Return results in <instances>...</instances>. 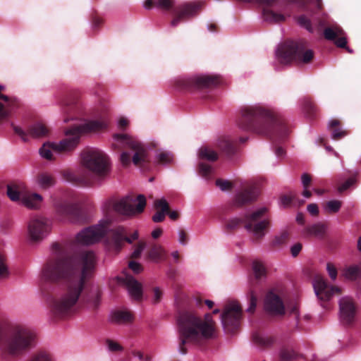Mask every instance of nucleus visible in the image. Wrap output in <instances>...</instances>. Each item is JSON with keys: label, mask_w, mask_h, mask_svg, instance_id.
<instances>
[{"label": "nucleus", "mask_w": 361, "mask_h": 361, "mask_svg": "<svg viewBox=\"0 0 361 361\" xmlns=\"http://www.w3.org/2000/svg\"><path fill=\"white\" fill-rule=\"evenodd\" d=\"M52 252L42 268L40 287L52 313L62 317L76 310L82 291L94 274L97 259L90 250L68 256L58 243H53Z\"/></svg>", "instance_id": "nucleus-1"}, {"label": "nucleus", "mask_w": 361, "mask_h": 361, "mask_svg": "<svg viewBox=\"0 0 361 361\" xmlns=\"http://www.w3.org/2000/svg\"><path fill=\"white\" fill-rule=\"evenodd\" d=\"M238 126L245 130L268 137L275 147L277 157H283L285 150L279 145L285 141L289 129L283 117L262 106H247L242 109Z\"/></svg>", "instance_id": "nucleus-2"}, {"label": "nucleus", "mask_w": 361, "mask_h": 361, "mask_svg": "<svg viewBox=\"0 0 361 361\" xmlns=\"http://www.w3.org/2000/svg\"><path fill=\"white\" fill-rule=\"evenodd\" d=\"M137 204L135 207L133 197L127 195L121 199H110L104 205L105 218L99 221L98 224L83 229L76 236V241L79 244L90 245L99 241L107 233L112 221L111 212L117 214L132 216L142 213L146 205V199L143 195L137 197Z\"/></svg>", "instance_id": "nucleus-3"}, {"label": "nucleus", "mask_w": 361, "mask_h": 361, "mask_svg": "<svg viewBox=\"0 0 361 361\" xmlns=\"http://www.w3.org/2000/svg\"><path fill=\"white\" fill-rule=\"evenodd\" d=\"M35 332L25 324L0 321V359L11 361L19 358L36 344Z\"/></svg>", "instance_id": "nucleus-4"}, {"label": "nucleus", "mask_w": 361, "mask_h": 361, "mask_svg": "<svg viewBox=\"0 0 361 361\" xmlns=\"http://www.w3.org/2000/svg\"><path fill=\"white\" fill-rule=\"evenodd\" d=\"M177 323L178 349L181 354L188 353L185 347L187 343L200 345L215 336L216 323L210 313L205 314L204 318H201L195 312L183 311L178 314Z\"/></svg>", "instance_id": "nucleus-5"}, {"label": "nucleus", "mask_w": 361, "mask_h": 361, "mask_svg": "<svg viewBox=\"0 0 361 361\" xmlns=\"http://www.w3.org/2000/svg\"><path fill=\"white\" fill-rule=\"evenodd\" d=\"M81 164L87 171H62L63 178L68 182L81 186H92L104 180L109 173L107 156L101 150L86 148L80 153Z\"/></svg>", "instance_id": "nucleus-6"}, {"label": "nucleus", "mask_w": 361, "mask_h": 361, "mask_svg": "<svg viewBox=\"0 0 361 361\" xmlns=\"http://www.w3.org/2000/svg\"><path fill=\"white\" fill-rule=\"evenodd\" d=\"M106 128V123L102 121H89L83 124L72 126L65 130L66 138L59 143L47 142L39 149L41 156L48 160L53 158L52 152L58 153L68 152L74 150L84 133H94Z\"/></svg>", "instance_id": "nucleus-7"}, {"label": "nucleus", "mask_w": 361, "mask_h": 361, "mask_svg": "<svg viewBox=\"0 0 361 361\" xmlns=\"http://www.w3.org/2000/svg\"><path fill=\"white\" fill-rule=\"evenodd\" d=\"M267 212V209L262 207L245 214L242 218L235 217L228 219L225 223L226 229L231 232L243 225L244 228L252 233L256 239H260L265 235L270 226V220L265 217Z\"/></svg>", "instance_id": "nucleus-8"}, {"label": "nucleus", "mask_w": 361, "mask_h": 361, "mask_svg": "<svg viewBox=\"0 0 361 361\" xmlns=\"http://www.w3.org/2000/svg\"><path fill=\"white\" fill-rule=\"evenodd\" d=\"M276 56L282 64L292 62L309 63L314 58V52L307 48L303 40H286L279 46Z\"/></svg>", "instance_id": "nucleus-9"}, {"label": "nucleus", "mask_w": 361, "mask_h": 361, "mask_svg": "<svg viewBox=\"0 0 361 361\" xmlns=\"http://www.w3.org/2000/svg\"><path fill=\"white\" fill-rule=\"evenodd\" d=\"M202 6V4L200 3H185L174 7V0H146L145 1V7L147 9H151L152 7L166 11L173 9V18L171 22L173 27L196 16Z\"/></svg>", "instance_id": "nucleus-10"}, {"label": "nucleus", "mask_w": 361, "mask_h": 361, "mask_svg": "<svg viewBox=\"0 0 361 361\" xmlns=\"http://www.w3.org/2000/svg\"><path fill=\"white\" fill-rule=\"evenodd\" d=\"M220 82L221 80L216 75L180 76L173 80V85L178 90L193 91L203 87H214Z\"/></svg>", "instance_id": "nucleus-11"}, {"label": "nucleus", "mask_w": 361, "mask_h": 361, "mask_svg": "<svg viewBox=\"0 0 361 361\" xmlns=\"http://www.w3.org/2000/svg\"><path fill=\"white\" fill-rule=\"evenodd\" d=\"M114 138L133 151V163L143 171L150 170V161L144 146L134 138L126 134H116Z\"/></svg>", "instance_id": "nucleus-12"}, {"label": "nucleus", "mask_w": 361, "mask_h": 361, "mask_svg": "<svg viewBox=\"0 0 361 361\" xmlns=\"http://www.w3.org/2000/svg\"><path fill=\"white\" fill-rule=\"evenodd\" d=\"M56 215L61 219H68L74 223H83L86 221V215L77 202L67 199H58L54 202Z\"/></svg>", "instance_id": "nucleus-13"}, {"label": "nucleus", "mask_w": 361, "mask_h": 361, "mask_svg": "<svg viewBox=\"0 0 361 361\" xmlns=\"http://www.w3.org/2000/svg\"><path fill=\"white\" fill-rule=\"evenodd\" d=\"M6 193L11 200H21L25 206L32 209L38 208L42 201V197L40 195L26 191L25 186L22 183L8 184Z\"/></svg>", "instance_id": "nucleus-14"}, {"label": "nucleus", "mask_w": 361, "mask_h": 361, "mask_svg": "<svg viewBox=\"0 0 361 361\" xmlns=\"http://www.w3.org/2000/svg\"><path fill=\"white\" fill-rule=\"evenodd\" d=\"M242 317V309L237 302L228 304L221 314V322L225 331L234 333L238 329Z\"/></svg>", "instance_id": "nucleus-15"}, {"label": "nucleus", "mask_w": 361, "mask_h": 361, "mask_svg": "<svg viewBox=\"0 0 361 361\" xmlns=\"http://www.w3.org/2000/svg\"><path fill=\"white\" fill-rule=\"evenodd\" d=\"M138 233L135 231L131 236H126V232L123 227L118 226L111 230L110 235L106 238V243L108 249L115 252H119L125 242L131 243L133 240L137 239Z\"/></svg>", "instance_id": "nucleus-16"}, {"label": "nucleus", "mask_w": 361, "mask_h": 361, "mask_svg": "<svg viewBox=\"0 0 361 361\" xmlns=\"http://www.w3.org/2000/svg\"><path fill=\"white\" fill-rule=\"evenodd\" d=\"M339 310L341 322L349 325L355 321L357 305L351 297L345 296L339 300Z\"/></svg>", "instance_id": "nucleus-17"}, {"label": "nucleus", "mask_w": 361, "mask_h": 361, "mask_svg": "<svg viewBox=\"0 0 361 361\" xmlns=\"http://www.w3.org/2000/svg\"><path fill=\"white\" fill-rule=\"evenodd\" d=\"M13 130L24 142H27L29 137L33 138L43 137L48 135L49 133V128L45 124L41 122L31 124L28 126L26 131L18 126H14Z\"/></svg>", "instance_id": "nucleus-18"}, {"label": "nucleus", "mask_w": 361, "mask_h": 361, "mask_svg": "<svg viewBox=\"0 0 361 361\" xmlns=\"http://www.w3.org/2000/svg\"><path fill=\"white\" fill-rule=\"evenodd\" d=\"M313 286L317 296L322 301H328L334 295H341L342 293L341 288L329 286L322 277L316 278Z\"/></svg>", "instance_id": "nucleus-19"}, {"label": "nucleus", "mask_w": 361, "mask_h": 361, "mask_svg": "<svg viewBox=\"0 0 361 361\" xmlns=\"http://www.w3.org/2000/svg\"><path fill=\"white\" fill-rule=\"evenodd\" d=\"M49 226L42 219H34L28 224L30 238L33 242L42 240L49 233Z\"/></svg>", "instance_id": "nucleus-20"}, {"label": "nucleus", "mask_w": 361, "mask_h": 361, "mask_svg": "<svg viewBox=\"0 0 361 361\" xmlns=\"http://www.w3.org/2000/svg\"><path fill=\"white\" fill-rule=\"evenodd\" d=\"M324 37L327 40L334 41L335 44L340 48H345L351 52L347 47V39L343 30L338 25H333L324 30Z\"/></svg>", "instance_id": "nucleus-21"}, {"label": "nucleus", "mask_w": 361, "mask_h": 361, "mask_svg": "<svg viewBox=\"0 0 361 361\" xmlns=\"http://www.w3.org/2000/svg\"><path fill=\"white\" fill-rule=\"evenodd\" d=\"M264 309L273 315H283L285 314V306L282 299L271 290L268 292L266 295Z\"/></svg>", "instance_id": "nucleus-22"}, {"label": "nucleus", "mask_w": 361, "mask_h": 361, "mask_svg": "<svg viewBox=\"0 0 361 361\" xmlns=\"http://www.w3.org/2000/svg\"><path fill=\"white\" fill-rule=\"evenodd\" d=\"M259 194V188L257 184L253 183L245 186L241 192L235 196V204L241 207L245 204L255 201Z\"/></svg>", "instance_id": "nucleus-23"}, {"label": "nucleus", "mask_w": 361, "mask_h": 361, "mask_svg": "<svg viewBox=\"0 0 361 361\" xmlns=\"http://www.w3.org/2000/svg\"><path fill=\"white\" fill-rule=\"evenodd\" d=\"M118 280L126 286L133 299L135 300H140L142 299V285L133 276L125 274L124 276H120Z\"/></svg>", "instance_id": "nucleus-24"}, {"label": "nucleus", "mask_w": 361, "mask_h": 361, "mask_svg": "<svg viewBox=\"0 0 361 361\" xmlns=\"http://www.w3.org/2000/svg\"><path fill=\"white\" fill-rule=\"evenodd\" d=\"M61 108L64 114V122L74 119L75 114L78 109L77 99L72 95L66 96L61 102Z\"/></svg>", "instance_id": "nucleus-25"}, {"label": "nucleus", "mask_w": 361, "mask_h": 361, "mask_svg": "<svg viewBox=\"0 0 361 361\" xmlns=\"http://www.w3.org/2000/svg\"><path fill=\"white\" fill-rule=\"evenodd\" d=\"M154 207L157 210L152 216L155 223L162 222L165 219L166 212H169V204L165 199H157L154 202Z\"/></svg>", "instance_id": "nucleus-26"}, {"label": "nucleus", "mask_w": 361, "mask_h": 361, "mask_svg": "<svg viewBox=\"0 0 361 361\" xmlns=\"http://www.w3.org/2000/svg\"><path fill=\"white\" fill-rule=\"evenodd\" d=\"M218 149L227 157H231L237 151L235 142L227 137H222L217 142Z\"/></svg>", "instance_id": "nucleus-27"}, {"label": "nucleus", "mask_w": 361, "mask_h": 361, "mask_svg": "<svg viewBox=\"0 0 361 361\" xmlns=\"http://www.w3.org/2000/svg\"><path fill=\"white\" fill-rule=\"evenodd\" d=\"M329 129L334 140H339L348 134V130L342 128L341 122L338 119H333L330 121Z\"/></svg>", "instance_id": "nucleus-28"}, {"label": "nucleus", "mask_w": 361, "mask_h": 361, "mask_svg": "<svg viewBox=\"0 0 361 361\" xmlns=\"http://www.w3.org/2000/svg\"><path fill=\"white\" fill-rule=\"evenodd\" d=\"M252 341L258 347L266 348L272 345L275 339L271 336H266L262 333L255 332L252 335Z\"/></svg>", "instance_id": "nucleus-29"}, {"label": "nucleus", "mask_w": 361, "mask_h": 361, "mask_svg": "<svg viewBox=\"0 0 361 361\" xmlns=\"http://www.w3.org/2000/svg\"><path fill=\"white\" fill-rule=\"evenodd\" d=\"M165 255L166 252L163 247L155 243L151 245L147 251L148 258L156 262L163 260Z\"/></svg>", "instance_id": "nucleus-30"}, {"label": "nucleus", "mask_w": 361, "mask_h": 361, "mask_svg": "<svg viewBox=\"0 0 361 361\" xmlns=\"http://www.w3.org/2000/svg\"><path fill=\"white\" fill-rule=\"evenodd\" d=\"M303 111L306 116L310 119H314L317 117L318 107L310 98L303 99Z\"/></svg>", "instance_id": "nucleus-31"}, {"label": "nucleus", "mask_w": 361, "mask_h": 361, "mask_svg": "<svg viewBox=\"0 0 361 361\" xmlns=\"http://www.w3.org/2000/svg\"><path fill=\"white\" fill-rule=\"evenodd\" d=\"M37 181L39 185L43 189H47L52 187L56 183L54 177L48 173H41L37 177Z\"/></svg>", "instance_id": "nucleus-32"}, {"label": "nucleus", "mask_w": 361, "mask_h": 361, "mask_svg": "<svg viewBox=\"0 0 361 361\" xmlns=\"http://www.w3.org/2000/svg\"><path fill=\"white\" fill-rule=\"evenodd\" d=\"M112 320L118 323H128L133 320V316L128 311H116L112 315Z\"/></svg>", "instance_id": "nucleus-33"}, {"label": "nucleus", "mask_w": 361, "mask_h": 361, "mask_svg": "<svg viewBox=\"0 0 361 361\" xmlns=\"http://www.w3.org/2000/svg\"><path fill=\"white\" fill-rule=\"evenodd\" d=\"M324 231V226L320 223L313 224L305 228V234L307 236L322 237Z\"/></svg>", "instance_id": "nucleus-34"}, {"label": "nucleus", "mask_w": 361, "mask_h": 361, "mask_svg": "<svg viewBox=\"0 0 361 361\" xmlns=\"http://www.w3.org/2000/svg\"><path fill=\"white\" fill-rule=\"evenodd\" d=\"M200 158L209 161H215L218 159L217 153L212 149L207 147H202L199 152Z\"/></svg>", "instance_id": "nucleus-35"}, {"label": "nucleus", "mask_w": 361, "mask_h": 361, "mask_svg": "<svg viewBox=\"0 0 361 361\" xmlns=\"http://www.w3.org/2000/svg\"><path fill=\"white\" fill-rule=\"evenodd\" d=\"M173 154L167 151H162L156 156V162L158 164H170L173 162Z\"/></svg>", "instance_id": "nucleus-36"}, {"label": "nucleus", "mask_w": 361, "mask_h": 361, "mask_svg": "<svg viewBox=\"0 0 361 361\" xmlns=\"http://www.w3.org/2000/svg\"><path fill=\"white\" fill-rule=\"evenodd\" d=\"M281 203L284 206H288L292 203L298 202L299 204H303L304 200H300L295 192H290L289 195H284L281 197Z\"/></svg>", "instance_id": "nucleus-37"}, {"label": "nucleus", "mask_w": 361, "mask_h": 361, "mask_svg": "<svg viewBox=\"0 0 361 361\" xmlns=\"http://www.w3.org/2000/svg\"><path fill=\"white\" fill-rule=\"evenodd\" d=\"M247 299L249 302V307L247 311L250 313H253L255 310L257 303L258 301L257 294L252 289H250L247 294Z\"/></svg>", "instance_id": "nucleus-38"}, {"label": "nucleus", "mask_w": 361, "mask_h": 361, "mask_svg": "<svg viewBox=\"0 0 361 361\" xmlns=\"http://www.w3.org/2000/svg\"><path fill=\"white\" fill-rule=\"evenodd\" d=\"M342 206V202L334 200L327 202L324 205V209L328 213H337Z\"/></svg>", "instance_id": "nucleus-39"}, {"label": "nucleus", "mask_w": 361, "mask_h": 361, "mask_svg": "<svg viewBox=\"0 0 361 361\" xmlns=\"http://www.w3.org/2000/svg\"><path fill=\"white\" fill-rule=\"evenodd\" d=\"M298 355L293 350L283 348L280 352V361H295Z\"/></svg>", "instance_id": "nucleus-40"}, {"label": "nucleus", "mask_w": 361, "mask_h": 361, "mask_svg": "<svg viewBox=\"0 0 361 361\" xmlns=\"http://www.w3.org/2000/svg\"><path fill=\"white\" fill-rule=\"evenodd\" d=\"M298 24L307 29L309 32H312L314 29L312 25V20H310L305 15H301L297 18Z\"/></svg>", "instance_id": "nucleus-41"}, {"label": "nucleus", "mask_w": 361, "mask_h": 361, "mask_svg": "<svg viewBox=\"0 0 361 361\" xmlns=\"http://www.w3.org/2000/svg\"><path fill=\"white\" fill-rule=\"evenodd\" d=\"M252 270L255 278L259 279L265 274L264 265L259 261H254L252 263Z\"/></svg>", "instance_id": "nucleus-42"}, {"label": "nucleus", "mask_w": 361, "mask_h": 361, "mask_svg": "<svg viewBox=\"0 0 361 361\" xmlns=\"http://www.w3.org/2000/svg\"><path fill=\"white\" fill-rule=\"evenodd\" d=\"M214 171V169L212 167L204 162H200L199 164V173L204 177V178H209L211 175L212 174Z\"/></svg>", "instance_id": "nucleus-43"}, {"label": "nucleus", "mask_w": 361, "mask_h": 361, "mask_svg": "<svg viewBox=\"0 0 361 361\" xmlns=\"http://www.w3.org/2000/svg\"><path fill=\"white\" fill-rule=\"evenodd\" d=\"M359 274V267L357 266H352L345 269L344 275L345 278L350 280H354L358 276Z\"/></svg>", "instance_id": "nucleus-44"}, {"label": "nucleus", "mask_w": 361, "mask_h": 361, "mask_svg": "<svg viewBox=\"0 0 361 361\" xmlns=\"http://www.w3.org/2000/svg\"><path fill=\"white\" fill-rule=\"evenodd\" d=\"M28 361H52V358L45 352H39L34 354Z\"/></svg>", "instance_id": "nucleus-45"}, {"label": "nucleus", "mask_w": 361, "mask_h": 361, "mask_svg": "<svg viewBox=\"0 0 361 361\" xmlns=\"http://www.w3.org/2000/svg\"><path fill=\"white\" fill-rule=\"evenodd\" d=\"M4 87L0 85V99L6 102L10 106H15L18 104V100L16 97H11L1 94V91L4 90Z\"/></svg>", "instance_id": "nucleus-46"}, {"label": "nucleus", "mask_w": 361, "mask_h": 361, "mask_svg": "<svg viewBox=\"0 0 361 361\" xmlns=\"http://www.w3.org/2000/svg\"><path fill=\"white\" fill-rule=\"evenodd\" d=\"M355 183V177H350L348 178L344 183H341L338 187V191L339 192H343L348 190L350 186H352Z\"/></svg>", "instance_id": "nucleus-47"}, {"label": "nucleus", "mask_w": 361, "mask_h": 361, "mask_svg": "<svg viewBox=\"0 0 361 361\" xmlns=\"http://www.w3.org/2000/svg\"><path fill=\"white\" fill-rule=\"evenodd\" d=\"M216 185L223 191L231 190L233 187L231 182L221 178L216 180Z\"/></svg>", "instance_id": "nucleus-48"}, {"label": "nucleus", "mask_w": 361, "mask_h": 361, "mask_svg": "<svg viewBox=\"0 0 361 361\" xmlns=\"http://www.w3.org/2000/svg\"><path fill=\"white\" fill-rule=\"evenodd\" d=\"M291 2L296 4L301 11L308 13L311 11L310 6L306 0H292Z\"/></svg>", "instance_id": "nucleus-49"}, {"label": "nucleus", "mask_w": 361, "mask_h": 361, "mask_svg": "<svg viewBox=\"0 0 361 361\" xmlns=\"http://www.w3.org/2000/svg\"><path fill=\"white\" fill-rule=\"evenodd\" d=\"M145 242H139L138 244L136 245L135 250L131 255V257L133 259H137L140 257L142 252L145 247Z\"/></svg>", "instance_id": "nucleus-50"}, {"label": "nucleus", "mask_w": 361, "mask_h": 361, "mask_svg": "<svg viewBox=\"0 0 361 361\" xmlns=\"http://www.w3.org/2000/svg\"><path fill=\"white\" fill-rule=\"evenodd\" d=\"M288 238H289L288 233L286 231L283 232L280 235L276 236L275 238L274 244L275 245H283L287 242V240H288Z\"/></svg>", "instance_id": "nucleus-51"}, {"label": "nucleus", "mask_w": 361, "mask_h": 361, "mask_svg": "<svg viewBox=\"0 0 361 361\" xmlns=\"http://www.w3.org/2000/svg\"><path fill=\"white\" fill-rule=\"evenodd\" d=\"M100 300L101 293L99 291H97V293L91 299H88L87 302H90L94 310H96L100 304Z\"/></svg>", "instance_id": "nucleus-52"}, {"label": "nucleus", "mask_w": 361, "mask_h": 361, "mask_svg": "<svg viewBox=\"0 0 361 361\" xmlns=\"http://www.w3.org/2000/svg\"><path fill=\"white\" fill-rule=\"evenodd\" d=\"M8 267L6 264L5 257L0 254V278L8 275Z\"/></svg>", "instance_id": "nucleus-53"}, {"label": "nucleus", "mask_w": 361, "mask_h": 361, "mask_svg": "<svg viewBox=\"0 0 361 361\" xmlns=\"http://www.w3.org/2000/svg\"><path fill=\"white\" fill-rule=\"evenodd\" d=\"M326 270L330 278L334 281L337 277V269L336 267L332 263L328 262L326 264Z\"/></svg>", "instance_id": "nucleus-54"}, {"label": "nucleus", "mask_w": 361, "mask_h": 361, "mask_svg": "<svg viewBox=\"0 0 361 361\" xmlns=\"http://www.w3.org/2000/svg\"><path fill=\"white\" fill-rule=\"evenodd\" d=\"M104 20L102 18L98 16L97 15H94L92 17V25L94 30H98L102 25Z\"/></svg>", "instance_id": "nucleus-55"}, {"label": "nucleus", "mask_w": 361, "mask_h": 361, "mask_svg": "<svg viewBox=\"0 0 361 361\" xmlns=\"http://www.w3.org/2000/svg\"><path fill=\"white\" fill-rule=\"evenodd\" d=\"M106 343L108 345V348L109 350L116 352L119 351L123 349L122 346L119 345L118 343L113 341L112 340L108 339L106 340Z\"/></svg>", "instance_id": "nucleus-56"}, {"label": "nucleus", "mask_w": 361, "mask_h": 361, "mask_svg": "<svg viewBox=\"0 0 361 361\" xmlns=\"http://www.w3.org/2000/svg\"><path fill=\"white\" fill-rule=\"evenodd\" d=\"M120 160L123 166H128L131 161V154L128 152H123L121 154Z\"/></svg>", "instance_id": "nucleus-57"}, {"label": "nucleus", "mask_w": 361, "mask_h": 361, "mask_svg": "<svg viewBox=\"0 0 361 361\" xmlns=\"http://www.w3.org/2000/svg\"><path fill=\"white\" fill-rule=\"evenodd\" d=\"M163 292L158 287L153 288V302L158 303L161 301L162 298Z\"/></svg>", "instance_id": "nucleus-58"}, {"label": "nucleus", "mask_w": 361, "mask_h": 361, "mask_svg": "<svg viewBox=\"0 0 361 361\" xmlns=\"http://www.w3.org/2000/svg\"><path fill=\"white\" fill-rule=\"evenodd\" d=\"M128 267L135 274H139L142 271V265L134 261H130Z\"/></svg>", "instance_id": "nucleus-59"}, {"label": "nucleus", "mask_w": 361, "mask_h": 361, "mask_svg": "<svg viewBox=\"0 0 361 361\" xmlns=\"http://www.w3.org/2000/svg\"><path fill=\"white\" fill-rule=\"evenodd\" d=\"M301 179H302V183L304 188H308L312 182V178H311L310 175L308 173H303L302 175Z\"/></svg>", "instance_id": "nucleus-60"}, {"label": "nucleus", "mask_w": 361, "mask_h": 361, "mask_svg": "<svg viewBox=\"0 0 361 361\" xmlns=\"http://www.w3.org/2000/svg\"><path fill=\"white\" fill-rule=\"evenodd\" d=\"M302 244L300 243H295L290 248L291 255L293 257H297L302 250Z\"/></svg>", "instance_id": "nucleus-61"}, {"label": "nucleus", "mask_w": 361, "mask_h": 361, "mask_svg": "<svg viewBox=\"0 0 361 361\" xmlns=\"http://www.w3.org/2000/svg\"><path fill=\"white\" fill-rule=\"evenodd\" d=\"M307 211L312 216H317L319 214V208L316 204H310L307 205Z\"/></svg>", "instance_id": "nucleus-62"}, {"label": "nucleus", "mask_w": 361, "mask_h": 361, "mask_svg": "<svg viewBox=\"0 0 361 361\" xmlns=\"http://www.w3.org/2000/svg\"><path fill=\"white\" fill-rule=\"evenodd\" d=\"M188 241V236L185 230L180 229L179 231V242L182 245H186Z\"/></svg>", "instance_id": "nucleus-63"}, {"label": "nucleus", "mask_w": 361, "mask_h": 361, "mask_svg": "<svg viewBox=\"0 0 361 361\" xmlns=\"http://www.w3.org/2000/svg\"><path fill=\"white\" fill-rule=\"evenodd\" d=\"M163 233V230L161 228H157L152 232V238L157 239L161 236Z\"/></svg>", "instance_id": "nucleus-64"}]
</instances>
